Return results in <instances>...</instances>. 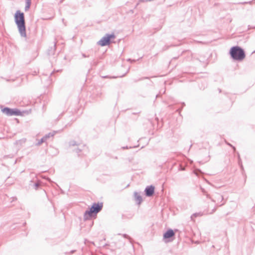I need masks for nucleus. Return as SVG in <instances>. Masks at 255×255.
<instances>
[{
	"mask_svg": "<svg viewBox=\"0 0 255 255\" xmlns=\"http://www.w3.org/2000/svg\"><path fill=\"white\" fill-rule=\"evenodd\" d=\"M14 20L20 36L26 38L27 35L24 13L20 10H17L14 15Z\"/></svg>",
	"mask_w": 255,
	"mask_h": 255,
	"instance_id": "1",
	"label": "nucleus"
},
{
	"mask_svg": "<svg viewBox=\"0 0 255 255\" xmlns=\"http://www.w3.org/2000/svg\"><path fill=\"white\" fill-rule=\"evenodd\" d=\"M232 57L236 60H242L245 58L244 51L238 47H233L230 51Z\"/></svg>",
	"mask_w": 255,
	"mask_h": 255,
	"instance_id": "2",
	"label": "nucleus"
},
{
	"mask_svg": "<svg viewBox=\"0 0 255 255\" xmlns=\"http://www.w3.org/2000/svg\"><path fill=\"white\" fill-rule=\"evenodd\" d=\"M103 207V204H94L90 210L87 211L84 215V217L86 219H88L90 217H91L93 214H97L98 213L101 209Z\"/></svg>",
	"mask_w": 255,
	"mask_h": 255,
	"instance_id": "3",
	"label": "nucleus"
},
{
	"mask_svg": "<svg viewBox=\"0 0 255 255\" xmlns=\"http://www.w3.org/2000/svg\"><path fill=\"white\" fill-rule=\"evenodd\" d=\"M115 37V35L113 34H107L105 36H104V37H103L98 42V44L101 46L108 45L111 43V39H114Z\"/></svg>",
	"mask_w": 255,
	"mask_h": 255,
	"instance_id": "4",
	"label": "nucleus"
},
{
	"mask_svg": "<svg viewBox=\"0 0 255 255\" xmlns=\"http://www.w3.org/2000/svg\"><path fill=\"white\" fill-rule=\"evenodd\" d=\"M2 112L7 116H20L22 115V113L16 109H9L5 108L1 110Z\"/></svg>",
	"mask_w": 255,
	"mask_h": 255,
	"instance_id": "5",
	"label": "nucleus"
},
{
	"mask_svg": "<svg viewBox=\"0 0 255 255\" xmlns=\"http://www.w3.org/2000/svg\"><path fill=\"white\" fill-rule=\"evenodd\" d=\"M154 187L152 186H148L146 188L145 191L146 196H151L154 193Z\"/></svg>",
	"mask_w": 255,
	"mask_h": 255,
	"instance_id": "6",
	"label": "nucleus"
},
{
	"mask_svg": "<svg viewBox=\"0 0 255 255\" xmlns=\"http://www.w3.org/2000/svg\"><path fill=\"white\" fill-rule=\"evenodd\" d=\"M174 235V233L173 230H168L163 235V237L165 239H168L173 237Z\"/></svg>",
	"mask_w": 255,
	"mask_h": 255,
	"instance_id": "7",
	"label": "nucleus"
},
{
	"mask_svg": "<svg viewBox=\"0 0 255 255\" xmlns=\"http://www.w3.org/2000/svg\"><path fill=\"white\" fill-rule=\"evenodd\" d=\"M134 198L136 202L138 204H140L142 202V198L136 192L134 193Z\"/></svg>",
	"mask_w": 255,
	"mask_h": 255,
	"instance_id": "8",
	"label": "nucleus"
},
{
	"mask_svg": "<svg viewBox=\"0 0 255 255\" xmlns=\"http://www.w3.org/2000/svg\"><path fill=\"white\" fill-rule=\"evenodd\" d=\"M52 134H51L50 133H49L47 135H46L45 136H44L43 138H42L39 141H38V142L37 143L38 145H40L42 142H44L48 138H49L50 136H52Z\"/></svg>",
	"mask_w": 255,
	"mask_h": 255,
	"instance_id": "9",
	"label": "nucleus"
},
{
	"mask_svg": "<svg viewBox=\"0 0 255 255\" xmlns=\"http://www.w3.org/2000/svg\"><path fill=\"white\" fill-rule=\"evenodd\" d=\"M26 1V5L25 7V10L27 11L30 6L31 4V0H25Z\"/></svg>",
	"mask_w": 255,
	"mask_h": 255,
	"instance_id": "10",
	"label": "nucleus"
},
{
	"mask_svg": "<svg viewBox=\"0 0 255 255\" xmlns=\"http://www.w3.org/2000/svg\"><path fill=\"white\" fill-rule=\"evenodd\" d=\"M198 215H199V214H194L191 216V218H193L194 217H196Z\"/></svg>",
	"mask_w": 255,
	"mask_h": 255,
	"instance_id": "11",
	"label": "nucleus"
}]
</instances>
